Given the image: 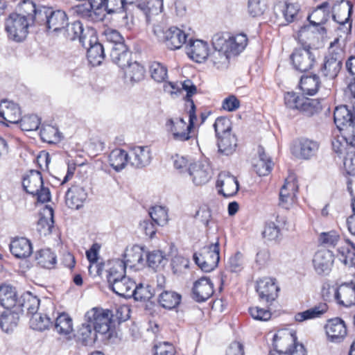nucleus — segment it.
<instances>
[{
    "label": "nucleus",
    "mask_w": 355,
    "mask_h": 355,
    "mask_svg": "<svg viewBox=\"0 0 355 355\" xmlns=\"http://www.w3.org/2000/svg\"><path fill=\"white\" fill-rule=\"evenodd\" d=\"M319 242L327 247H334L338 244L336 257L339 261L349 267L355 266V245L348 240L341 241L336 232L321 233Z\"/></svg>",
    "instance_id": "2"
},
{
    "label": "nucleus",
    "mask_w": 355,
    "mask_h": 355,
    "mask_svg": "<svg viewBox=\"0 0 355 355\" xmlns=\"http://www.w3.org/2000/svg\"><path fill=\"white\" fill-rule=\"evenodd\" d=\"M214 128L216 137L231 133L232 123L229 119L226 117H218L215 121Z\"/></svg>",
    "instance_id": "61"
},
{
    "label": "nucleus",
    "mask_w": 355,
    "mask_h": 355,
    "mask_svg": "<svg viewBox=\"0 0 355 355\" xmlns=\"http://www.w3.org/2000/svg\"><path fill=\"white\" fill-rule=\"evenodd\" d=\"M19 123L23 131H33L39 128L40 120L37 115L32 114L21 117Z\"/></svg>",
    "instance_id": "60"
},
{
    "label": "nucleus",
    "mask_w": 355,
    "mask_h": 355,
    "mask_svg": "<svg viewBox=\"0 0 355 355\" xmlns=\"http://www.w3.org/2000/svg\"><path fill=\"white\" fill-rule=\"evenodd\" d=\"M40 137L43 141L55 144L60 141L61 135L58 129L50 125H44L40 130Z\"/></svg>",
    "instance_id": "53"
},
{
    "label": "nucleus",
    "mask_w": 355,
    "mask_h": 355,
    "mask_svg": "<svg viewBox=\"0 0 355 355\" xmlns=\"http://www.w3.org/2000/svg\"><path fill=\"white\" fill-rule=\"evenodd\" d=\"M132 53L125 44H119L117 47H112L110 58L114 63L124 69L130 62Z\"/></svg>",
    "instance_id": "35"
},
{
    "label": "nucleus",
    "mask_w": 355,
    "mask_h": 355,
    "mask_svg": "<svg viewBox=\"0 0 355 355\" xmlns=\"http://www.w3.org/2000/svg\"><path fill=\"white\" fill-rule=\"evenodd\" d=\"M328 305L324 302H320L314 306L295 315V320L302 322L308 320L321 318L328 311Z\"/></svg>",
    "instance_id": "37"
},
{
    "label": "nucleus",
    "mask_w": 355,
    "mask_h": 355,
    "mask_svg": "<svg viewBox=\"0 0 355 355\" xmlns=\"http://www.w3.org/2000/svg\"><path fill=\"white\" fill-rule=\"evenodd\" d=\"M132 296L137 301H147L152 298L153 292L152 288L149 285L144 286L142 284H135L133 289Z\"/></svg>",
    "instance_id": "57"
},
{
    "label": "nucleus",
    "mask_w": 355,
    "mask_h": 355,
    "mask_svg": "<svg viewBox=\"0 0 355 355\" xmlns=\"http://www.w3.org/2000/svg\"><path fill=\"white\" fill-rule=\"evenodd\" d=\"M300 155L303 159H309L317 152L319 148L318 142L308 139L300 141Z\"/></svg>",
    "instance_id": "55"
},
{
    "label": "nucleus",
    "mask_w": 355,
    "mask_h": 355,
    "mask_svg": "<svg viewBox=\"0 0 355 355\" xmlns=\"http://www.w3.org/2000/svg\"><path fill=\"white\" fill-rule=\"evenodd\" d=\"M189 124L182 118L168 119L166 121V130L171 134L172 138L175 141H185L192 137L191 130L197 119L195 104L192 105V107L189 112Z\"/></svg>",
    "instance_id": "4"
},
{
    "label": "nucleus",
    "mask_w": 355,
    "mask_h": 355,
    "mask_svg": "<svg viewBox=\"0 0 355 355\" xmlns=\"http://www.w3.org/2000/svg\"><path fill=\"white\" fill-rule=\"evenodd\" d=\"M111 290L119 296L130 298L132 296L135 282L125 276L109 285Z\"/></svg>",
    "instance_id": "32"
},
{
    "label": "nucleus",
    "mask_w": 355,
    "mask_h": 355,
    "mask_svg": "<svg viewBox=\"0 0 355 355\" xmlns=\"http://www.w3.org/2000/svg\"><path fill=\"white\" fill-rule=\"evenodd\" d=\"M298 184L294 174L289 175L285 180L279 191V205L282 208L289 209L296 202Z\"/></svg>",
    "instance_id": "14"
},
{
    "label": "nucleus",
    "mask_w": 355,
    "mask_h": 355,
    "mask_svg": "<svg viewBox=\"0 0 355 355\" xmlns=\"http://www.w3.org/2000/svg\"><path fill=\"white\" fill-rule=\"evenodd\" d=\"M17 302L16 292L10 286H0V304L7 309L14 307Z\"/></svg>",
    "instance_id": "49"
},
{
    "label": "nucleus",
    "mask_w": 355,
    "mask_h": 355,
    "mask_svg": "<svg viewBox=\"0 0 355 355\" xmlns=\"http://www.w3.org/2000/svg\"><path fill=\"white\" fill-rule=\"evenodd\" d=\"M326 33V29L323 26L317 28L311 24L302 26L297 33V38L302 44V47L306 45L311 47L315 42L322 39Z\"/></svg>",
    "instance_id": "18"
},
{
    "label": "nucleus",
    "mask_w": 355,
    "mask_h": 355,
    "mask_svg": "<svg viewBox=\"0 0 355 355\" xmlns=\"http://www.w3.org/2000/svg\"><path fill=\"white\" fill-rule=\"evenodd\" d=\"M340 132L346 145H349L352 149H355V123L345 126Z\"/></svg>",
    "instance_id": "63"
},
{
    "label": "nucleus",
    "mask_w": 355,
    "mask_h": 355,
    "mask_svg": "<svg viewBox=\"0 0 355 355\" xmlns=\"http://www.w3.org/2000/svg\"><path fill=\"white\" fill-rule=\"evenodd\" d=\"M162 35H157L166 46L171 50L180 49L185 44L187 35L178 27L173 26L162 33Z\"/></svg>",
    "instance_id": "17"
},
{
    "label": "nucleus",
    "mask_w": 355,
    "mask_h": 355,
    "mask_svg": "<svg viewBox=\"0 0 355 355\" xmlns=\"http://www.w3.org/2000/svg\"><path fill=\"white\" fill-rule=\"evenodd\" d=\"M123 262L124 266L131 269H137V265L144 261V253L142 248L138 245L132 246L127 248L123 254V259H121Z\"/></svg>",
    "instance_id": "31"
},
{
    "label": "nucleus",
    "mask_w": 355,
    "mask_h": 355,
    "mask_svg": "<svg viewBox=\"0 0 355 355\" xmlns=\"http://www.w3.org/2000/svg\"><path fill=\"white\" fill-rule=\"evenodd\" d=\"M42 184H44V182L41 173L35 170L30 171L22 181L24 190L31 195L37 193Z\"/></svg>",
    "instance_id": "33"
},
{
    "label": "nucleus",
    "mask_w": 355,
    "mask_h": 355,
    "mask_svg": "<svg viewBox=\"0 0 355 355\" xmlns=\"http://www.w3.org/2000/svg\"><path fill=\"white\" fill-rule=\"evenodd\" d=\"M89 42V47L87 53V59L92 65H99L105 58L104 48L101 43L96 41V38H94V44H92V40Z\"/></svg>",
    "instance_id": "43"
},
{
    "label": "nucleus",
    "mask_w": 355,
    "mask_h": 355,
    "mask_svg": "<svg viewBox=\"0 0 355 355\" xmlns=\"http://www.w3.org/2000/svg\"><path fill=\"white\" fill-rule=\"evenodd\" d=\"M314 270L319 275H327L334 263L333 253L328 250H318L312 260Z\"/></svg>",
    "instance_id": "19"
},
{
    "label": "nucleus",
    "mask_w": 355,
    "mask_h": 355,
    "mask_svg": "<svg viewBox=\"0 0 355 355\" xmlns=\"http://www.w3.org/2000/svg\"><path fill=\"white\" fill-rule=\"evenodd\" d=\"M320 85V77L313 74L302 76L300 81V87L304 94L313 96L317 93Z\"/></svg>",
    "instance_id": "46"
},
{
    "label": "nucleus",
    "mask_w": 355,
    "mask_h": 355,
    "mask_svg": "<svg viewBox=\"0 0 355 355\" xmlns=\"http://www.w3.org/2000/svg\"><path fill=\"white\" fill-rule=\"evenodd\" d=\"M167 68L159 62H155L150 66V73L153 79L156 82H164L167 76Z\"/></svg>",
    "instance_id": "58"
},
{
    "label": "nucleus",
    "mask_w": 355,
    "mask_h": 355,
    "mask_svg": "<svg viewBox=\"0 0 355 355\" xmlns=\"http://www.w3.org/2000/svg\"><path fill=\"white\" fill-rule=\"evenodd\" d=\"M10 250L12 254L18 259L28 257L33 252L31 241L24 237L15 238L10 244Z\"/></svg>",
    "instance_id": "28"
},
{
    "label": "nucleus",
    "mask_w": 355,
    "mask_h": 355,
    "mask_svg": "<svg viewBox=\"0 0 355 355\" xmlns=\"http://www.w3.org/2000/svg\"><path fill=\"white\" fill-rule=\"evenodd\" d=\"M37 17L39 24H44L47 29L53 32L62 31L68 24V17L65 12L53 10L51 7L40 8Z\"/></svg>",
    "instance_id": "5"
},
{
    "label": "nucleus",
    "mask_w": 355,
    "mask_h": 355,
    "mask_svg": "<svg viewBox=\"0 0 355 355\" xmlns=\"http://www.w3.org/2000/svg\"><path fill=\"white\" fill-rule=\"evenodd\" d=\"M298 343L297 342L296 334L289 330H281L273 336V346L275 350L270 351L269 354L277 353L282 354L288 353L293 346Z\"/></svg>",
    "instance_id": "16"
},
{
    "label": "nucleus",
    "mask_w": 355,
    "mask_h": 355,
    "mask_svg": "<svg viewBox=\"0 0 355 355\" xmlns=\"http://www.w3.org/2000/svg\"><path fill=\"white\" fill-rule=\"evenodd\" d=\"M324 329L328 340L332 343H340L347 335L345 324L338 318L329 320Z\"/></svg>",
    "instance_id": "22"
},
{
    "label": "nucleus",
    "mask_w": 355,
    "mask_h": 355,
    "mask_svg": "<svg viewBox=\"0 0 355 355\" xmlns=\"http://www.w3.org/2000/svg\"><path fill=\"white\" fill-rule=\"evenodd\" d=\"M44 309L33 314L30 319V327L35 330L42 331L53 327L55 307L53 302L48 301L44 304Z\"/></svg>",
    "instance_id": "13"
},
{
    "label": "nucleus",
    "mask_w": 355,
    "mask_h": 355,
    "mask_svg": "<svg viewBox=\"0 0 355 355\" xmlns=\"http://www.w3.org/2000/svg\"><path fill=\"white\" fill-rule=\"evenodd\" d=\"M214 293V284L209 278L202 277L193 284V298L197 302H205Z\"/></svg>",
    "instance_id": "24"
},
{
    "label": "nucleus",
    "mask_w": 355,
    "mask_h": 355,
    "mask_svg": "<svg viewBox=\"0 0 355 355\" xmlns=\"http://www.w3.org/2000/svg\"><path fill=\"white\" fill-rule=\"evenodd\" d=\"M225 35L223 33H216L212 37L214 51L209 55L210 61L218 69H224L228 67L230 59L232 57L227 51H225Z\"/></svg>",
    "instance_id": "12"
},
{
    "label": "nucleus",
    "mask_w": 355,
    "mask_h": 355,
    "mask_svg": "<svg viewBox=\"0 0 355 355\" xmlns=\"http://www.w3.org/2000/svg\"><path fill=\"white\" fill-rule=\"evenodd\" d=\"M329 17V6L328 2H324L318 6L308 17L310 24L317 28L322 25Z\"/></svg>",
    "instance_id": "38"
},
{
    "label": "nucleus",
    "mask_w": 355,
    "mask_h": 355,
    "mask_svg": "<svg viewBox=\"0 0 355 355\" xmlns=\"http://www.w3.org/2000/svg\"><path fill=\"white\" fill-rule=\"evenodd\" d=\"M256 291L261 301L271 303L277 297L279 287L275 278L264 277L257 281Z\"/></svg>",
    "instance_id": "15"
},
{
    "label": "nucleus",
    "mask_w": 355,
    "mask_h": 355,
    "mask_svg": "<svg viewBox=\"0 0 355 355\" xmlns=\"http://www.w3.org/2000/svg\"><path fill=\"white\" fill-rule=\"evenodd\" d=\"M318 53L316 48L308 45L295 49L290 56L293 68L301 72L309 71L315 63Z\"/></svg>",
    "instance_id": "8"
},
{
    "label": "nucleus",
    "mask_w": 355,
    "mask_h": 355,
    "mask_svg": "<svg viewBox=\"0 0 355 355\" xmlns=\"http://www.w3.org/2000/svg\"><path fill=\"white\" fill-rule=\"evenodd\" d=\"M151 150L148 146H135L129 151V164L137 168H141L151 162Z\"/></svg>",
    "instance_id": "21"
},
{
    "label": "nucleus",
    "mask_w": 355,
    "mask_h": 355,
    "mask_svg": "<svg viewBox=\"0 0 355 355\" xmlns=\"http://www.w3.org/2000/svg\"><path fill=\"white\" fill-rule=\"evenodd\" d=\"M35 259L37 263L44 268H51L56 263V256L49 248L37 251Z\"/></svg>",
    "instance_id": "51"
},
{
    "label": "nucleus",
    "mask_w": 355,
    "mask_h": 355,
    "mask_svg": "<svg viewBox=\"0 0 355 355\" xmlns=\"http://www.w3.org/2000/svg\"><path fill=\"white\" fill-rule=\"evenodd\" d=\"M258 153L259 159L254 164V170L259 176L267 175L271 172L273 163L262 147H259Z\"/></svg>",
    "instance_id": "40"
},
{
    "label": "nucleus",
    "mask_w": 355,
    "mask_h": 355,
    "mask_svg": "<svg viewBox=\"0 0 355 355\" xmlns=\"http://www.w3.org/2000/svg\"><path fill=\"white\" fill-rule=\"evenodd\" d=\"M126 268L121 259H113L109 261L108 268L107 270V279L108 284L116 282V280L125 276Z\"/></svg>",
    "instance_id": "41"
},
{
    "label": "nucleus",
    "mask_w": 355,
    "mask_h": 355,
    "mask_svg": "<svg viewBox=\"0 0 355 355\" xmlns=\"http://www.w3.org/2000/svg\"><path fill=\"white\" fill-rule=\"evenodd\" d=\"M276 222L268 221L266 223L262 235L269 241H275L280 235V228L279 224L282 222L285 223L284 218H280L279 216L276 217Z\"/></svg>",
    "instance_id": "52"
},
{
    "label": "nucleus",
    "mask_w": 355,
    "mask_h": 355,
    "mask_svg": "<svg viewBox=\"0 0 355 355\" xmlns=\"http://www.w3.org/2000/svg\"><path fill=\"white\" fill-rule=\"evenodd\" d=\"M32 25L28 19L24 17L12 13L6 21V31L9 39L20 42L23 41L28 35V28Z\"/></svg>",
    "instance_id": "9"
},
{
    "label": "nucleus",
    "mask_w": 355,
    "mask_h": 355,
    "mask_svg": "<svg viewBox=\"0 0 355 355\" xmlns=\"http://www.w3.org/2000/svg\"><path fill=\"white\" fill-rule=\"evenodd\" d=\"M0 116L8 123H18L21 118L20 109L12 101L3 100L0 103Z\"/></svg>",
    "instance_id": "27"
},
{
    "label": "nucleus",
    "mask_w": 355,
    "mask_h": 355,
    "mask_svg": "<svg viewBox=\"0 0 355 355\" xmlns=\"http://www.w3.org/2000/svg\"><path fill=\"white\" fill-rule=\"evenodd\" d=\"M147 261L149 267L157 270L160 267H163L167 260L162 251L153 250L148 253Z\"/></svg>",
    "instance_id": "59"
},
{
    "label": "nucleus",
    "mask_w": 355,
    "mask_h": 355,
    "mask_svg": "<svg viewBox=\"0 0 355 355\" xmlns=\"http://www.w3.org/2000/svg\"><path fill=\"white\" fill-rule=\"evenodd\" d=\"M181 295L172 291H164L159 295L158 302L163 308L173 309L181 302Z\"/></svg>",
    "instance_id": "45"
},
{
    "label": "nucleus",
    "mask_w": 355,
    "mask_h": 355,
    "mask_svg": "<svg viewBox=\"0 0 355 355\" xmlns=\"http://www.w3.org/2000/svg\"><path fill=\"white\" fill-rule=\"evenodd\" d=\"M112 313L108 309L93 308L85 314V320L92 324L100 335L110 338Z\"/></svg>",
    "instance_id": "7"
},
{
    "label": "nucleus",
    "mask_w": 355,
    "mask_h": 355,
    "mask_svg": "<svg viewBox=\"0 0 355 355\" xmlns=\"http://www.w3.org/2000/svg\"><path fill=\"white\" fill-rule=\"evenodd\" d=\"M19 320V313L7 309L0 315V327L4 332L9 333L17 326Z\"/></svg>",
    "instance_id": "44"
},
{
    "label": "nucleus",
    "mask_w": 355,
    "mask_h": 355,
    "mask_svg": "<svg viewBox=\"0 0 355 355\" xmlns=\"http://www.w3.org/2000/svg\"><path fill=\"white\" fill-rule=\"evenodd\" d=\"M352 10V3L347 0H342L332 8V17L339 24L338 29L345 35L351 32L350 16Z\"/></svg>",
    "instance_id": "11"
},
{
    "label": "nucleus",
    "mask_w": 355,
    "mask_h": 355,
    "mask_svg": "<svg viewBox=\"0 0 355 355\" xmlns=\"http://www.w3.org/2000/svg\"><path fill=\"white\" fill-rule=\"evenodd\" d=\"M217 137L219 151L226 155L233 153L237 146L236 137L232 133H226Z\"/></svg>",
    "instance_id": "50"
},
{
    "label": "nucleus",
    "mask_w": 355,
    "mask_h": 355,
    "mask_svg": "<svg viewBox=\"0 0 355 355\" xmlns=\"http://www.w3.org/2000/svg\"><path fill=\"white\" fill-rule=\"evenodd\" d=\"M53 327L58 334L62 336H69L73 331V322L69 315L65 313H56L53 319Z\"/></svg>",
    "instance_id": "34"
},
{
    "label": "nucleus",
    "mask_w": 355,
    "mask_h": 355,
    "mask_svg": "<svg viewBox=\"0 0 355 355\" xmlns=\"http://www.w3.org/2000/svg\"><path fill=\"white\" fill-rule=\"evenodd\" d=\"M330 293H332L338 302L344 306L349 307L355 304V283L352 282L342 284L338 288L329 287L327 293L324 288L322 291V296L325 300L329 298L327 294Z\"/></svg>",
    "instance_id": "10"
},
{
    "label": "nucleus",
    "mask_w": 355,
    "mask_h": 355,
    "mask_svg": "<svg viewBox=\"0 0 355 355\" xmlns=\"http://www.w3.org/2000/svg\"><path fill=\"white\" fill-rule=\"evenodd\" d=\"M65 28L66 36L68 39L71 40L78 39L82 45L86 48L85 41L86 35L84 33V28L80 21H76L70 24L68 23Z\"/></svg>",
    "instance_id": "48"
},
{
    "label": "nucleus",
    "mask_w": 355,
    "mask_h": 355,
    "mask_svg": "<svg viewBox=\"0 0 355 355\" xmlns=\"http://www.w3.org/2000/svg\"><path fill=\"white\" fill-rule=\"evenodd\" d=\"M149 216L153 220L158 226H164L168 220L167 209L162 206H155L150 208Z\"/></svg>",
    "instance_id": "56"
},
{
    "label": "nucleus",
    "mask_w": 355,
    "mask_h": 355,
    "mask_svg": "<svg viewBox=\"0 0 355 355\" xmlns=\"http://www.w3.org/2000/svg\"><path fill=\"white\" fill-rule=\"evenodd\" d=\"M123 69L126 78L132 82H138L144 78V68L137 62H130Z\"/></svg>",
    "instance_id": "54"
},
{
    "label": "nucleus",
    "mask_w": 355,
    "mask_h": 355,
    "mask_svg": "<svg viewBox=\"0 0 355 355\" xmlns=\"http://www.w3.org/2000/svg\"><path fill=\"white\" fill-rule=\"evenodd\" d=\"M284 104L287 109L297 111L306 116H312L322 110V105L318 99L306 97L294 92H286L284 94Z\"/></svg>",
    "instance_id": "3"
},
{
    "label": "nucleus",
    "mask_w": 355,
    "mask_h": 355,
    "mask_svg": "<svg viewBox=\"0 0 355 355\" xmlns=\"http://www.w3.org/2000/svg\"><path fill=\"white\" fill-rule=\"evenodd\" d=\"M248 12L252 17L262 15L266 9V5L262 0H249Z\"/></svg>",
    "instance_id": "64"
},
{
    "label": "nucleus",
    "mask_w": 355,
    "mask_h": 355,
    "mask_svg": "<svg viewBox=\"0 0 355 355\" xmlns=\"http://www.w3.org/2000/svg\"><path fill=\"white\" fill-rule=\"evenodd\" d=\"M247 44L248 37L245 34H237L228 38L225 37L224 46L231 56L239 55L245 49Z\"/></svg>",
    "instance_id": "30"
},
{
    "label": "nucleus",
    "mask_w": 355,
    "mask_h": 355,
    "mask_svg": "<svg viewBox=\"0 0 355 355\" xmlns=\"http://www.w3.org/2000/svg\"><path fill=\"white\" fill-rule=\"evenodd\" d=\"M98 334L99 333L93 328L89 322L86 321L79 327L76 338L83 345H92L96 341Z\"/></svg>",
    "instance_id": "36"
},
{
    "label": "nucleus",
    "mask_w": 355,
    "mask_h": 355,
    "mask_svg": "<svg viewBox=\"0 0 355 355\" xmlns=\"http://www.w3.org/2000/svg\"><path fill=\"white\" fill-rule=\"evenodd\" d=\"M343 166L349 175H355V149L347 151L343 156Z\"/></svg>",
    "instance_id": "62"
},
{
    "label": "nucleus",
    "mask_w": 355,
    "mask_h": 355,
    "mask_svg": "<svg viewBox=\"0 0 355 355\" xmlns=\"http://www.w3.org/2000/svg\"><path fill=\"white\" fill-rule=\"evenodd\" d=\"M219 242L206 245L199 252L193 254L195 263L204 272H209L217 267L220 260Z\"/></svg>",
    "instance_id": "6"
},
{
    "label": "nucleus",
    "mask_w": 355,
    "mask_h": 355,
    "mask_svg": "<svg viewBox=\"0 0 355 355\" xmlns=\"http://www.w3.org/2000/svg\"><path fill=\"white\" fill-rule=\"evenodd\" d=\"M340 37H336L330 43L328 52L319 69V74L326 80H334L343 68L345 53L343 49L344 40L341 41Z\"/></svg>",
    "instance_id": "1"
},
{
    "label": "nucleus",
    "mask_w": 355,
    "mask_h": 355,
    "mask_svg": "<svg viewBox=\"0 0 355 355\" xmlns=\"http://www.w3.org/2000/svg\"><path fill=\"white\" fill-rule=\"evenodd\" d=\"M66 205L71 209L80 208L87 198V193L83 187L73 185L66 193Z\"/></svg>",
    "instance_id": "26"
},
{
    "label": "nucleus",
    "mask_w": 355,
    "mask_h": 355,
    "mask_svg": "<svg viewBox=\"0 0 355 355\" xmlns=\"http://www.w3.org/2000/svg\"><path fill=\"white\" fill-rule=\"evenodd\" d=\"M334 120L340 132L345 126L355 123V115L346 105H340L336 107L334 112Z\"/></svg>",
    "instance_id": "29"
},
{
    "label": "nucleus",
    "mask_w": 355,
    "mask_h": 355,
    "mask_svg": "<svg viewBox=\"0 0 355 355\" xmlns=\"http://www.w3.org/2000/svg\"><path fill=\"white\" fill-rule=\"evenodd\" d=\"M216 187L221 188L220 192L225 197H230L237 193L239 185L236 178L228 172H221L218 175Z\"/></svg>",
    "instance_id": "23"
},
{
    "label": "nucleus",
    "mask_w": 355,
    "mask_h": 355,
    "mask_svg": "<svg viewBox=\"0 0 355 355\" xmlns=\"http://www.w3.org/2000/svg\"><path fill=\"white\" fill-rule=\"evenodd\" d=\"M187 53L196 62H202L209 55L208 44L200 40H190L187 47Z\"/></svg>",
    "instance_id": "25"
},
{
    "label": "nucleus",
    "mask_w": 355,
    "mask_h": 355,
    "mask_svg": "<svg viewBox=\"0 0 355 355\" xmlns=\"http://www.w3.org/2000/svg\"><path fill=\"white\" fill-rule=\"evenodd\" d=\"M53 209L49 206H46L43 211V216H42L37 223V230L44 235L51 234L53 227Z\"/></svg>",
    "instance_id": "42"
},
{
    "label": "nucleus",
    "mask_w": 355,
    "mask_h": 355,
    "mask_svg": "<svg viewBox=\"0 0 355 355\" xmlns=\"http://www.w3.org/2000/svg\"><path fill=\"white\" fill-rule=\"evenodd\" d=\"M109 163L114 171H121L129 163V153L121 148L113 150L109 155Z\"/></svg>",
    "instance_id": "39"
},
{
    "label": "nucleus",
    "mask_w": 355,
    "mask_h": 355,
    "mask_svg": "<svg viewBox=\"0 0 355 355\" xmlns=\"http://www.w3.org/2000/svg\"><path fill=\"white\" fill-rule=\"evenodd\" d=\"M38 12L39 9L36 8L33 1H24L19 7V12L16 13L24 17V19H28L33 24L34 22L39 24Z\"/></svg>",
    "instance_id": "47"
},
{
    "label": "nucleus",
    "mask_w": 355,
    "mask_h": 355,
    "mask_svg": "<svg viewBox=\"0 0 355 355\" xmlns=\"http://www.w3.org/2000/svg\"><path fill=\"white\" fill-rule=\"evenodd\" d=\"M188 174L196 185H202L211 178V170L207 162H198L189 164Z\"/></svg>",
    "instance_id": "20"
}]
</instances>
